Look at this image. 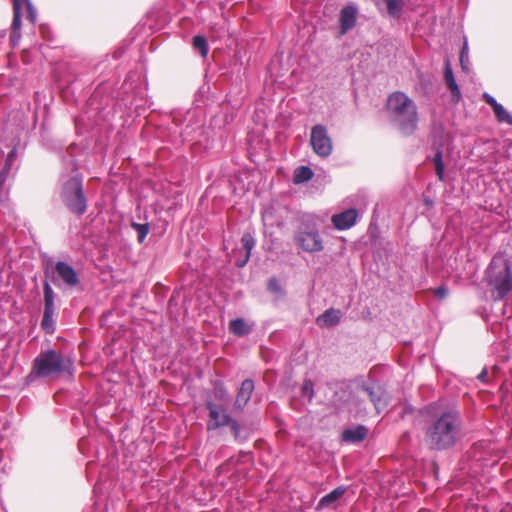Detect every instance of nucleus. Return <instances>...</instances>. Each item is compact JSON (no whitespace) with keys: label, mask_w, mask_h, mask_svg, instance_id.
I'll return each instance as SVG.
<instances>
[{"label":"nucleus","mask_w":512,"mask_h":512,"mask_svg":"<svg viewBox=\"0 0 512 512\" xmlns=\"http://www.w3.org/2000/svg\"><path fill=\"white\" fill-rule=\"evenodd\" d=\"M310 144L313 151L322 158H327L333 150L332 140L327 128L322 124H316L311 129Z\"/></svg>","instance_id":"1a4fd4ad"},{"label":"nucleus","mask_w":512,"mask_h":512,"mask_svg":"<svg viewBox=\"0 0 512 512\" xmlns=\"http://www.w3.org/2000/svg\"><path fill=\"white\" fill-rule=\"evenodd\" d=\"M460 65L463 71L468 72L469 71V55H468V43L467 41L464 42V45L460 51V57H459Z\"/></svg>","instance_id":"2f4dec72"},{"label":"nucleus","mask_w":512,"mask_h":512,"mask_svg":"<svg viewBox=\"0 0 512 512\" xmlns=\"http://www.w3.org/2000/svg\"><path fill=\"white\" fill-rule=\"evenodd\" d=\"M252 330L253 324L247 323L243 318H236L229 322V331L235 336H247Z\"/></svg>","instance_id":"6ab92c4d"},{"label":"nucleus","mask_w":512,"mask_h":512,"mask_svg":"<svg viewBox=\"0 0 512 512\" xmlns=\"http://www.w3.org/2000/svg\"><path fill=\"white\" fill-rule=\"evenodd\" d=\"M8 173H9V171H7L5 169H2L0 171V188L1 189H2V186H3L4 182L6 181Z\"/></svg>","instance_id":"4c0bfd02"},{"label":"nucleus","mask_w":512,"mask_h":512,"mask_svg":"<svg viewBox=\"0 0 512 512\" xmlns=\"http://www.w3.org/2000/svg\"><path fill=\"white\" fill-rule=\"evenodd\" d=\"M314 176L312 169L308 166H300L294 171V182L301 184L308 182Z\"/></svg>","instance_id":"a878e982"},{"label":"nucleus","mask_w":512,"mask_h":512,"mask_svg":"<svg viewBox=\"0 0 512 512\" xmlns=\"http://www.w3.org/2000/svg\"><path fill=\"white\" fill-rule=\"evenodd\" d=\"M209 420L207 422V430L213 431L221 427L227 426L231 422L232 417L226 412L224 406L208 401L206 402Z\"/></svg>","instance_id":"9d476101"},{"label":"nucleus","mask_w":512,"mask_h":512,"mask_svg":"<svg viewBox=\"0 0 512 512\" xmlns=\"http://www.w3.org/2000/svg\"><path fill=\"white\" fill-rule=\"evenodd\" d=\"M268 290L274 294L283 295V289H282L279 281L275 277H272L269 279Z\"/></svg>","instance_id":"473e14b6"},{"label":"nucleus","mask_w":512,"mask_h":512,"mask_svg":"<svg viewBox=\"0 0 512 512\" xmlns=\"http://www.w3.org/2000/svg\"><path fill=\"white\" fill-rule=\"evenodd\" d=\"M361 389L367 394L377 413H381L387 407L389 401L388 394L379 384H364L361 386Z\"/></svg>","instance_id":"9b49d317"},{"label":"nucleus","mask_w":512,"mask_h":512,"mask_svg":"<svg viewBox=\"0 0 512 512\" xmlns=\"http://www.w3.org/2000/svg\"><path fill=\"white\" fill-rule=\"evenodd\" d=\"M465 424L461 412L456 408H447L432 413L424 428L425 442L429 449L446 451L462 439Z\"/></svg>","instance_id":"f257e3e1"},{"label":"nucleus","mask_w":512,"mask_h":512,"mask_svg":"<svg viewBox=\"0 0 512 512\" xmlns=\"http://www.w3.org/2000/svg\"><path fill=\"white\" fill-rule=\"evenodd\" d=\"M57 313L43 312L41 329L47 334H53L56 329Z\"/></svg>","instance_id":"393cba45"},{"label":"nucleus","mask_w":512,"mask_h":512,"mask_svg":"<svg viewBox=\"0 0 512 512\" xmlns=\"http://www.w3.org/2000/svg\"><path fill=\"white\" fill-rule=\"evenodd\" d=\"M9 272L4 271V264L0 262V314L3 312V303L7 302V294L9 291Z\"/></svg>","instance_id":"4be33fe9"},{"label":"nucleus","mask_w":512,"mask_h":512,"mask_svg":"<svg viewBox=\"0 0 512 512\" xmlns=\"http://www.w3.org/2000/svg\"><path fill=\"white\" fill-rule=\"evenodd\" d=\"M341 311L335 310L333 308L327 309L323 314H321L316 322L319 326H327L332 327L337 325L341 320Z\"/></svg>","instance_id":"aec40b11"},{"label":"nucleus","mask_w":512,"mask_h":512,"mask_svg":"<svg viewBox=\"0 0 512 512\" xmlns=\"http://www.w3.org/2000/svg\"><path fill=\"white\" fill-rule=\"evenodd\" d=\"M301 394L303 397L307 398L309 402L312 401L314 397V383L310 379H306L301 387Z\"/></svg>","instance_id":"7c9ffc66"},{"label":"nucleus","mask_w":512,"mask_h":512,"mask_svg":"<svg viewBox=\"0 0 512 512\" xmlns=\"http://www.w3.org/2000/svg\"><path fill=\"white\" fill-rule=\"evenodd\" d=\"M498 371H499L498 366H497V365H494V366L492 367V374H493V375H496Z\"/></svg>","instance_id":"ea45409f"},{"label":"nucleus","mask_w":512,"mask_h":512,"mask_svg":"<svg viewBox=\"0 0 512 512\" xmlns=\"http://www.w3.org/2000/svg\"><path fill=\"white\" fill-rule=\"evenodd\" d=\"M482 99L484 100V102L486 104L491 106L493 111L500 105V103H498L497 100L492 95H490L488 93H484L482 95Z\"/></svg>","instance_id":"72a5a7b5"},{"label":"nucleus","mask_w":512,"mask_h":512,"mask_svg":"<svg viewBox=\"0 0 512 512\" xmlns=\"http://www.w3.org/2000/svg\"><path fill=\"white\" fill-rule=\"evenodd\" d=\"M448 293L449 290L445 285H441L434 290V295L440 300L444 299Z\"/></svg>","instance_id":"c9c22d12"},{"label":"nucleus","mask_w":512,"mask_h":512,"mask_svg":"<svg viewBox=\"0 0 512 512\" xmlns=\"http://www.w3.org/2000/svg\"><path fill=\"white\" fill-rule=\"evenodd\" d=\"M357 8L352 5L343 7L340 11V34L344 35L351 30L356 24Z\"/></svg>","instance_id":"ddd939ff"},{"label":"nucleus","mask_w":512,"mask_h":512,"mask_svg":"<svg viewBox=\"0 0 512 512\" xmlns=\"http://www.w3.org/2000/svg\"><path fill=\"white\" fill-rule=\"evenodd\" d=\"M227 426H230L235 441L242 443L248 439V434L242 431L240 424L233 418Z\"/></svg>","instance_id":"cd10ccee"},{"label":"nucleus","mask_w":512,"mask_h":512,"mask_svg":"<svg viewBox=\"0 0 512 512\" xmlns=\"http://www.w3.org/2000/svg\"><path fill=\"white\" fill-rule=\"evenodd\" d=\"M71 173H62L59 179V195L67 209L76 214L83 215L87 210V199L83 190V179L77 171L76 165L71 162Z\"/></svg>","instance_id":"7ed1b4c3"},{"label":"nucleus","mask_w":512,"mask_h":512,"mask_svg":"<svg viewBox=\"0 0 512 512\" xmlns=\"http://www.w3.org/2000/svg\"><path fill=\"white\" fill-rule=\"evenodd\" d=\"M192 44H193L194 49L196 51H198L202 57L207 56L209 48H208V43H207V40L205 39V37H203L201 35L194 36L193 40H192Z\"/></svg>","instance_id":"bb28decb"},{"label":"nucleus","mask_w":512,"mask_h":512,"mask_svg":"<svg viewBox=\"0 0 512 512\" xmlns=\"http://www.w3.org/2000/svg\"><path fill=\"white\" fill-rule=\"evenodd\" d=\"M368 433V429L363 425L355 428H348L342 432V440L347 443H359L363 441Z\"/></svg>","instance_id":"f3484780"},{"label":"nucleus","mask_w":512,"mask_h":512,"mask_svg":"<svg viewBox=\"0 0 512 512\" xmlns=\"http://www.w3.org/2000/svg\"><path fill=\"white\" fill-rule=\"evenodd\" d=\"M293 243L298 250L309 254L320 253L324 250V240L314 215L305 214L300 217L293 232Z\"/></svg>","instance_id":"39448f33"},{"label":"nucleus","mask_w":512,"mask_h":512,"mask_svg":"<svg viewBox=\"0 0 512 512\" xmlns=\"http://www.w3.org/2000/svg\"><path fill=\"white\" fill-rule=\"evenodd\" d=\"M432 162L435 166V173L440 181L444 180V163H443V152L441 146L435 147V154L432 158Z\"/></svg>","instance_id":"b1692460"},{"label":"nucleus","mask_w":512,"mask_h":512,"mask_svg":"<svg viewBox=\"0 0 512 512\" xmlns=\"http://www.w3.org/2000/svg\"><path fill=\"white\" fill-rule=\"evenodd\" d=\"M485 282L495 301L503 300L512 291V273L509 261L495 255L485 271Z\"/></svg>","instance_id":"20e7f679"},{"label":"nucleus","mask_w":512,"mask_h":512,"mask_svg":"<svg viewBox=\"0 0 512 512\" xmlns=\"http://www.w3.org/2000/svg\"><path fill=\"white\" fill-rule=\"evenodd\" d=\"M346 491L347 488L345 486L336 487L334 490H332L319 500L318 509L331 506L334 502L341 498Z\"/></svg>","instance_id":"412c9836"},{"label":"nucleus","mask_w":512,"mask_h":512,"mask_svg":"<svg viewBox=\"0 0 512 512\" xmlns=\"http://www.w3.org/2000/svg\"><path fill=\"white\" fill-rule=\"evenodd\" d=\"M478 380H480L483 383L488 382V370L487 368H483L482 371L477 376Z\"/></svg>","instance_id":"e433bc0d"},{"label":"nucleus","mask_w":512,"mask_h":512,"mask_svg":"<svg viewBox=\"0 0 512 512\" xmlns=\"http://www.w3.org/2000/svg\"><path fill=\"white\" fill-rule=\"evenodd\" d=\"M15 156H16L15 149H12L8 153V155H7V158H6L5 165H4L3 169H5L7 171H10L11 166H12L14 160H15Z\"/></svg>","instance_id":"f704fd0d"},{"label":"nucleus","mask_w":512,"mask_h":512,"mask_svg":"<svg viewBox=\"0 0 512 512\" xmlns=\"http://www.w3.org/2000/svg\"><path fill=\"white\" fill-rule=\"evenodd\" d=\"M387 113L390 121L404 135L412 134L418 124L417 107L405 93L397 91L387 99Z\"/></svg>","instance_id":"f03ea898"},{"label":"nucleus","mask_w":512,"mask_h":512,"mask_svg":"<svg viewBox=\"0 0 512 512\" xmlns=\"http://www.w3.org/2000/svg\"><path fill=\"white\" fill-rule=\"evenodd\" d=\"M444 80L448 90L451 92L452 100L454 102H458L462 95L460 88L455 80L449 59H446L444 63Z\"/></svg>","instance_id":"2eb2a0df"},{"label":"nucleus","mask_w":512,"mask_h":512,"mask_svg":"<svg viewBox=\"0 0 512 512\" xmlns=\"http://www.w3.org/2000/svg\"><path fill=\"white\" fill-rule=\"evenodd\" d=\"M8 173H9V171H7L5 169H2L0 171V188L1 189H2V186H3L4 182L6 181Z\"/></svg>","instance_id":"58836bf2"},{"label":"nucleus","mask_w":512,"mask_h":512,"mask_svg":"<svg viewBox=\"0 0 512 512\" xmlns=\"http://www.w3.org/2000/svg\"><path fill=\"white\" fill-rule=\"evenodd\" d=\"M131 227L137 232V240L139 243H143L150 231L149 223H136L132 222Z\"/></svg>","instance_id":"c85d7f7f"},{"label":"nucleus","mask_w":512,"mask_h":512,"mask_svg":"<svg viewBox=\"0 0 512 512\" xmlns=\"http://www.w3.org/2000/svg\"><path fill=\"white\" fill-rule=\"evenodd\" d=\"M241 246L244 250V256L237 259L236 265L238 267H244L249 261L251 251L255 246V239L253 235L250 233H244L241 237Z\"/></svg>","instance_id":"a211bd4d"},{"label":"nucleus","mask_w":512,"mask_h":512,"mask_svg":"<svg viewBox=\"0 0 512 512\" xmlns=\"http://www.w3.org/2000/svg\"><path fill=\"white\" fill-rule=\"evenodd\" d=\"M358 211L354 208L347 209L331 217V223L340 231L347 230L357 222Z\"/></svg>","instance_id":"f8f14e48"},{"label":"nucleus","mask_w":512,"mask_h":512,"mask_svg":"<svg viewBox=\"0 0 512 512\" xmlns=\"http://www.w3.org/2000/svg\"><path fill=\"white\" fill-rule=\"evenodd\" d=\"M45 280L57 287L65 285L68 288H75L80 285V278L76 270L64 261H58L53 266L47 262L44 266Z\"/></svg>","instance_id":"0eeeda50"},{"label":"nucleus","mask_w":512,"mask_h":512,"mask_svg":"<svg viewBox=\"0 0 512 512\" xmlns=\"http://www.w3.org/2000/svg\"><path fill=\"white\" fill-rule=\"evenodd\" d=\"M386 13L393 19H399L402 15L405 0H383Z\"/></svg>","instance_id":"5701e85b"},{"label":"nucleus","mask_w":512,"mask_h":512,"mask_svg":"<svg viewBox=\"0 0 512 512\" xmlns=\"http://www.w3.org/2000/svg\"><path fill=\"white\" fill-rule=\"evenodd\" d=\"M27 11V19L34 24L37 20V11L33 6L31 0H13V20H12V31L10 39L15 42L20 38L21 30V18L23 9Z\"/></svg>","instance_id":"6e6552de"},{"label":"nucleus","mask_w":512,"mask_h":512,"mask_svg":"<svg viewBox=\"0 0 512 512\" xmlns=\"http://www.w3.org/2000/svg\"><path fill=\"white\" fill-rule=\"evenodd\" d=\"M254 389V381L252 379H245L237 392L234 407L238 410H243L251 399Z\"/></svg>","instance_id":"4468645a"},{"label":"nucleus","mask_w":512,"mask_h":512,"mask_svg":"<svg viewBox=\"0 0 512 512\" xmlns=\"http://www.w3.org/2000/svg\"><path fill=\"white\" fill-rule=\"evenodd\" d=\"M72 361L54 349L41 351L33 360L32 378H53L60 374L70 372Z\"/></svg>","instance_id":"423d86ee"},{"label":"nucleus","mask_w":512,"mask_h":512,"mask_svg":"<svg viewBox=\"0 0 512 512\" xmlns=\"http://www.w3.org/2000/svg\"><path fill=\"white\" fill-rule=\"evenodd\" d=\"M496 120L499 123H506L509 125H512V114L508 112L502 104H500L494 111H493Z\"/></svg>","instance_id":"c756f323"},{"label":"nucleus","mask_w":512,"mask_h":512,"mask_svg":"<svg viewBox=\"0 0 512 512\" xmlns=\"http://www.w3.org/2000/svg\"><path fill=\"white\" fill-rule=\"evenodd\" d=\"M57 298L56 293L52 289L51 284L48 280L43 281V312L57 313L55 300Z\"/></svg>","instance_id":"dca6fc26"}]
</instances>
